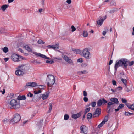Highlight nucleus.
Returning a JSON list of instances; mask_svg holds the SVG:
<instances>
[{"label":"nucleus","mask_w":134,"mask_h":134,"mask_svg":"<svg viewBox=\"0 0 134 134\" xmlns=\"http://www.w3.org/2000/svg\"><path fill=\"white\" fill-rule=\"evenodd\" d=\"M129 62L127 59L124 58L116 60L114 66L115 72L117 71L118 68L119 67H122L126 69L128 66L127 63Z\"/></svg>","instance_id":"1"},{"label":"nucleus","mask_w":134,"mask_h":134,"mask_svg":"<svg viewBox=\"0 0 134 134\" xmlns=\"http://www.w3.org/2000/svg\"><path fill=\"white\" fill-rule=\"evenodd\" d=\"M26 67L25 65H21L18 66L17 70L15 72V74L17 75L22 76L26 73Z\"/></svg>","instance_id":"2"},{"label":"nucleus","mask_w":134,"mask_h":134,"mask_svg":"<svg viewBox=\"0 0 134 134\" xmlns=\"http://www.w3.org/2000/svg\"><path fill=\"white\" fill-rule=\"evenodd\" d=\"M11 106L10 107L11 109H17L20 107L19 101L17 99H13L11 100L9 103Z\"/></svg>","instance_id":"3"},{"label":"nucleus","mask_w":134,"mask_h":134,"mask_svg":"<svg viewBox=\"0 0 134 134\" xmlns=\"http://www.w3.org/2000/svg\"><path fill=\"white\" fill-rule=\"evenodd\" d=\"M47 78L46 81L47 86L48 87H51L54 84L55 81V79L54 76L52 75H49L47 76Z\"/></svg>","instance_id":"4"},{"label":"nucleus","mask_w":134,"mask_h":134,"mask_svg":"<svg viewBox=\"0 0 134 134\" xmlns=\"http://www.w3.org/2000/svg\"><path fill=\"white\" fill-rule=\"evenodd\" d=\"M81 55L87 59H89L91 57V55L89 51L88 48H85L82 51Z\"/></svg>","instance_id":"5"},{"label":"nucleus","mask_w":134,"mask_h":134,"mask_svg":"<svg viewBox=\"0 0 134 134\" xmlns=\"http://www.w3.org/2000/svg\"><path fill=\"white\" fill-rule=\"evenodd\" d=\"M111 102H109L107 104V107L108 109H109V111H110L111 109V106L114 104H118L119 102L118 101V99L116 98H111L110 99Z\"/></svg>","instance_id":"6"},{"label":"nucleus","mask_w":134,"mask_h":134,"mask_svg":"<svg viewBox=\"0 0 134 134\" xmlns=\"http://www.w3.org/2000/svg\"><path fill=\"white\" fill-rule=\"evenodd\" d=\"M13 116V118L11 120V121L14 123H17L21 119L20 115L18 113L14 114Z\"/></svg>","instance_id":"7"},{"label":"nucleus","mask_w":134,"mask_h":134,"mask_svg":"<svg viewBox=\"0 0 134 134\" xmlns=\"http://www.w3.org/2000/svg\"><path fill=\"white\" fill-rule=\"evenodd\" d=\"M11 58L12 60L14 62L20 61L22 59L20 56H19L15 54H13L12 55Z\"/></svg>","instance_id":"8"},{"label":"nucleus","mask_w":134,"mask_h":134,"mask_svg":"<svg viewBox=\"0 0 134 134\" xmlns=\"http://www.w3.org/2000/svg\"><path fill=\"white\" fill-rule=\"evenodd\" d=\"M62 57L63 58L66 62L70 64H73L72 61L66 55L64 54L62 55Z\"/></svg>","instance_id":"9"},{"label":"nucleus","mask_w":134,"mask_h":134,"mask_svg":"<svg viewBox=\"0 0 134 134\" xmlns=\"http://www.w3.org/2000/svg\"><path fill=\"white\" fill-rule=\"evenodd\" d=\"M108 102L104 99L99 100L97 102V105L98 106H101L102 104H105Z\"/></svg>","instance_id":"10"},{"label":"nucleus","mask_w":134,"mask_h":134,"mask_svg":"<svg viewBox=\"0 0 134 134\" xmlns=\"http://www.w3.org/2000/svg\"><path fill=\"white\" fill-rule=\"evenodd\" d=\"M99 20L97 21V23L98 25V26H101L103 23L104 21L106 19L107 17L105 16L103 18L102 17H100Z\"/></svg>","instance_id":"11"},{"label":"nucleus","mask_w":134,"mask_h":134,"mask_svg":"<svg viewBox=\"0 0 134 134\" xmlns=\"http://www.w3.org/2000/svg\"><path fill=\"white\" fill-rule=\"evenodd\" d=\"M101 110L100 109L97 108L93 114V117H97L99 116L101 113Z\"/></svg>","instance_id":"12"},{"label":"nucleus","mask_w":134,"mask_h":134,"mask_svg":"<svg viewBox=\"0 0 134 134\" xmlns=\"http://www.w3.org/2000/svg\"><path fill=\"white\" fill-rule=\"evenodd\" d=\"M81 132L85 134H87L88 132V129L86 126L83 125L80 127Z\"/></svg>","instance_id":"13"},{"label":"nucleus","mask_w":134,"mask_h":134,"mask_svg":"<svg viewBox=\"0 0 134 134\" xmlns=\"http://www.w3.org/2000/svg\"><path fill=\"white\" fill-rule=\"evenodd\" d=\"M59 43H57L55 45H49L47 46L48 48H52L54 49H59Z\"/></svg>","instance_id":"14"},{"label":"nucleus","mask_w":134,"mask_h":134,"mask_svg":"<svg viewBox=\"0 0 134 134\" xmlns=\"http://www.w3.org/2000/svg\"><path fill=\"white\" fill-rule=\"evenodd\" d=\"M34 54L37 55L43 58L46 59H49L50 58L49 57H48L46 56V55L42 54L40 53H38L37 52H35L34 53Z\"/></svg>","instance_id":"15"},{"label":"nucleus","mask_w":134,"mask_h":134,"mask_svg":"<svg viewBox=\"0 0 134 134\" xmlns=\"http://www.w3.org/2000/svg\"><path fill=\"white\" fill-rule=\"evenodd\" d=\"M81 112H79L76 114H73L72 115L71 117L75 119H76L77 118L80 117L81 115Z\"/></svg>","instance_id":"16"},{"label":"nucleus","mask_w":134,"mask_h":134,"mask_svg":"<svg viewBox=\"0 0 134 134\" xmlns=\"http://www.w3.org/2000/svg\"><path fill=\"white\" fill-rule=\"evenodd\" d=\"M124 87L125 91L127 92L131 91L132 90V86L128 87L127 85H125V86H124Z\"/></svg>","instance_id":"17"},{"label":"nucleus","mask_w":134,"mask_h":134,"mask_svg":"<svg viewBox=\"0 0 134 134\" xmlns=\"http://www.w3.org/2000/svg\"><path fill=\"white\" fill-rule=\"evenodd\" d=\"M26 99V96L25 95H19L17 97V100L19 101V100H25Z\"/></svg>","instance_id":"18"},{"label":"nucleus","mask_w":134,"mask_h":134,"mask_svg":"<svg viewBox=\"0 0 134 134\" xmlns=\"http://www.w3.org/2000/svg\"><path fill=\"white\" fill-rule=\"evenodd\" d=\"M124 106V105L123 104H121L119 105V106L118 107L117 109H115L114 110L115 112H117L119 111V110L122 108H123Z\"/></svg>","instance_id":"19"},{"label":"nucleus","mask_w":134,"mask_h":134,"mask_svg":"<svg viewBox=\"0 0 134 134\" xmlns=\"http://www.w3.org/2000/svg\"><path fill=\"white\" fill-rule=\"evenodd\" d=\"M49 93H47L46 94H43L42 96V99L43 100H44L47 99L48 97Z\"/></svg>","instance_id":"20"},{"label":"nucleus","mask_w":134,"mask_h":134,"mask_svg":"<svg viewBox=\"0 0 134 134\" xmlns=\"http://www.w3.org/2000/svg\"><path fill=\"white\" fill-rule=\"evenodd\" d=\"M8 7V5L6 4L2 5L1 7V9H2L3 11H4Z\"/></svg>","instance_id":"21"},{"label":"nucleus","mask_w":134,"mask_h":134,"mask_svg":"<svg viewBox=\"0 0 134 134\" xmlns=\"http://www.w3.org/2000/svg\"><path fill=\"white\" fill-rule=\"evenodd\" d=\"M88 72L85 70L81 71L78 72V74L79 75H81L82 74H86L88 73Z\"/></svg>","instance_id":"22"},{"label":"nucleus","mask_w":134,"mask_h":134,"mask_svg":"<svg viewBox=\"0 0 134 134\" xmlns=\"http://www.w3.org/2000/svg\"><path fill=\"white\" fill-rule=\"evenodd\" d=\"M25 49L29 52H31L32 51V49L28 45H26L24 46Z\"/></svg>","instance_id":"23"},{"label":"nucleus","mask_w":134,"mask_h":134,"mask_svg":"<svg viewBox=\"0 0 134 134\" xmlns=\"http://www.w3.org/2000/svg\"><path fill=\"white\" fill-rule=\"evenodd\" d=\"M72 51H75L76 54H80L82 52L79 49H74Z\"/></svg>","instance_id":"24"},{"label":"nucleus","mask_w":134,"mask_h":134,"mask_svg":"<svg viewBox=\"0 0 134 134\" xmlns=\"http://www.w3.org/2000/svg\"><path fill=\"white\" fill-rule=\"evenodd\" d=\"M120 79L121 81L123 83L124 85V86L127 85V80L126 79H124L122 78H121Z\"/></svg>","instance_id":"25"},{"label":"nucleus","mask_w":134,"mask_h":134,"mask_svg":"<svg viewBox=\"0 0 134 134\" xmlns=\"http://www.w3.org/2000/svg\"><path fill=\"white\" fill-rule=\"evenodd\" d=\"M92 116V114L91 113H88L87 115V119H90L91 118Z\"/></svg>","instance_id":"26"},{"label":"nucleus","mask_w":134,"mask_h":134,"mask_svg":"<svg viewBox=\"0 0 134 134\" xmlns=\"http://www.w3.org/2000/svg\"><path fill=\"white\" fill-rule=\"evenodd\" d=\"M88 34L87 31H83V35L84 37H87L88 35Z\"/></svg>","instance_id":"27"},{"label":"nucleus","mask_w":134,"mask_h":134,"mask_svg":"<svg viewBox=\"0 0 134 134\" xmlns=\"http://www.w3.org/2000/svg\"><path fill=\"white\" fill-rule=\"evenodd\" d=\"M43 119H41L38 122V125L39 127L40 128L42 127V126L43 124Z\"/></svg>","instance_id":"28"},{"label":"nucleus","mask_w":134,"mask_h":134,"mask_svg":"<svg viewBox=\"0 0 134 134\" xmlns=\"http://www.w3.org/2000/svg\"><path fill=\"white\" fill-rule=\"evenodd\" d=\"M2 50H3L4 52L5 53L7 52L8 51V48L7 47H4L2 49Z\"/></svg>","instance_id":"29"},{"label":"nucleus","mask_w":134,"mask_h":134,"mask_svg":"<svg viewBox=\"0 0 134 134\" xmlns=\"http://www.w3.org/2000/svg\"><path fill=\"white\" fill-rule=\"evenodd\" d=\"M105 122L104 121H102L98 125V127L100 128L104 124H105Z\"/></svg>","instance_id":"30"},{"label":"nucleus","mask_w":134,"mask_h":134,"mask_svg":"<svg viewBox=\"0 0 134 134\" xmlns=\"http://www.w3.org/2000/svg\"><path fill=\"white\" fill-rule=\"evenodd\" d=\"M105 122L104 121H102L98 125V127L100 128L104 124H105Z\"/></svg>","instance_id":"31"},{"label":"nucleus","mask_w":134,"mask_h":134,"mask_svg":"<svg viewBox=\"0 0 134 134\" xmlns=\"http://www.w3.org/2000/svg\"><path fill=\"white\" fill-rule=\"evenodd\" d=\"M133 113H130L129 112H125V115L126 116H129L130 115H133Z\"/></svg>","instance_id":"32"},{"label":"nucleus","mask_w":134,"mask_h":134,"mask_svg":"<svg viewBox=\"0 0 134 134\" xmlns=\"http://www.w3.org/2000/svg\"><path fill=\"white\" fill-rule=\"evenodd\" d=\"M31 82H29L26 83V86H25V88H27V87L31 86Z\"/></svg>","instance_id":"33"},{"label":"nucleus","mask_w":134,"mask_h":134,"mask_svg":"<svg viewBox=\"0 0 134 134\" xmlns=\"http://www.w3.org/2000/svg\"><path fill=\"white\" fill-rule=\"evenodd\" d=\"M90 108H91L90 107L86 108L85 109L84 113L86 114V113L89 112L90 111Z\"/></svg>","instance_id":"34"},{"label":"nucleus","mask_w":134,"mask_h":134,"mask_svg":"<svg viewBox=\"0 0 134 134\" xmlns=\"http://www.w3.org/2000/svg\"><path fill=\"white\" fill-rule=\"evenodd\" d=\"M69 118V116L68 114H65L64 116V120H66L68 119Z\"/></svg>","instance_id":"35"},{"label":"nucleus","mask_w":134,"mask_h":134,"mask_svg":"<svg viewBox=\"0 0 134 134\" xmlns=\"http://www.w3.org/2000/svg\"><path fill=\"white\" fill-rule=\"evenodd\" d=\"M52 109V104L51 103L49 104V110L48 111V113H50Z\"/></svg>","instance_id":"36"},{"label":"nucleus","mask_w":134,"mask_h":134,"mask_svg":"<svg viewBox=\"0 0 134 134\" xmlns=\"http://www.w3.org/2000/svg\"><path fill=\"white\" fill-rule=\"evenodd\" d=\"M37 43L39 44H41L42 43L43 44H44L45 43L44 42H43L42 40L41 39H40L38 41Z\"/></svg>","instance_id":"37"},{"label":"nucleus","mask_w":134,"mask_h":134,"mask_svg":"<svg viewBox=\"0 0 134 134\" xmlns=\"http://www.w3.org/2000/svg\"><path fill=\"white\" fill-rule=\"evenodd\" d=\"M96 104V103L95 102H93L91 103V105L92 106L94 107H95Z\"/></svg>","instance_id":"38"},{"label":"nucleus","mask_w":134,"mask_h":134,"mask_svg":"<svg viewBox=\"0 0 134 134\" xmlns=\"http://www.w3.org/2000/svg\"><path fill=\"white\" fill-rule=\"evenodd\" d=\"M37 85V83L35 82H31V87H34Z\"/></svg>","instance_id":"39"},{"label":"nucleus","mask_w":134,"mask_h":134,"mask_svg":"<svg viewBox=\"0 0 134 134\" xmlns=\"http://www.w3.org/2000/svg\"><path fill=\"white\" fill-rule=\"evenodd\" d=\"M108 119V116H105L104 118V120H103V121H104L105 122V123L106 122H107Z\"/></svg>","instance_id":"40"},{"label":"nucleus","mask_w":134,"mask_h":134,"mask_svg":"<svg viewBox=\"0 0 134 134\" xmlns=\"http://www.w3.org/2000/svg\"><path fill=\"white\" fill-rule=\"evenodd\" d=\"M88 65V64L87 63H83L81 65V66L82 67H85Z\"/></svg>","instance_id":"41"},{"label":"nucleus","mask_w":134,"mask_h":134,"mask_svg":"<svg viewBox=\"0 0 134 134\" xmlns=\"http://www.w3.org/2000/svg\"><path fill=\"white\" fill-rule=\"evenodd\" d=\"M46 62L48 63L52 64L54 62V61L52 60H46Z\"/></svg>","instance_id":"42"},{"label":"nucleus","mask_w":134,"mask_h":134,"mask_svg":"<svg viewBox=\"0 0 134 134\" xmlns=\"http://www.w3.org/2000/svg\"><path fill=\"white\" fill-rule=\"evenodd\" d=\"M128 107V108L131 109V105H130L128 103H126L125 104Z\"/></svg>","instance_id":"43"},{"label":"nucleus","mask_w":134,"mask_h":134,"mask_svg":"<svg viewBox=\"0 0 134 134\" xmlns=\"http://www.w3.org/2000/svg\"><path fill=\"white\" fill-rule=\"evenodd\" d=\"M33 96V94L31 93L30 92H29L27 94V97L30 96V97H32Z\"/></svg>","instance_id":"44"},{"label":"nucleus","mask_w":134,"mask_h":134,"mask_svg":"<svg viewBox=\"0 0 134 134\" xmlns=\"http://www.w3.org/2000/svg\"><path fill=\"white\" fill-rule=\"evenodd\" d=\"M121 101L123 103H125L127 102L126 100L124 98H122L121 99Z\"/></svg>","instance_id":"45"},{"label":"nucleus","mask_w":134,"mask_h":134,"mask_svg":"<svg viewBox=\"0 0 134 134\" xmlns=\"http://www.w3.org/2000/svg\"><path fill=\"white\" fill-rule=\"evenodd\" d=\"M71 28L72 29V31H71L72 32H74V31H75L76 30V29L74 27V26L73 25H72L71 26Z\"/></svg>","instance_id":"46"},{"label":"nucleus","mask_w":134,"mask_h":134,"mask_svg":"<svg viewBox=\"0 0 134 134\" xmlns=\"http://www.w3.org/2000/svg\"><path fill=\"white\" fill-rule=\"evenodd\" d=\"M83 61V60L82 58H80L78 59L77 62H78L82 63Z\"/></svg>","instance_id":"47"},{"label":"nucleus","mask_w":134,"mask_h":134,"mask_svg":"<svg viewBox=\"0 0 134 134\" xmlns=\"http://www.w3.org/2000/svg\"><path fill=\"white\" fill-rule=\"evenodd\" d=\"M8 121V120L7 119H5L3 120V122L4 123L6 124Z\"/></svg>","instance_id":"48"},{"label":"nucleus","mask_w":134,"mask_h":134,"mask_svg":"<svg viewBox=\"0 0 134 134\" xmlns=\"http://www.w3.org/2000/svg\"><path fill=\"white\" fill-rule=\"evenodd\" d=\"M111 5H116V3L114 1H112L110 4Z\"/></svg>","instance_id":"49"},{"label":"nucleus","mask_w":134,"mask_h":134,"mask_svg":"<svg viewBox=\"0 0 134 134\" xmlns=\"http://www.w3.org/2000/svg\"><path fill=\"white\" fill-rule=\"evenodd\" d=\"M83 96L85 97H86V96H87V93L86 92V91H83Z\"/></svg>","instance_id":"50"},{"label":"nucleus","mask_w":134,"mask_h":134,"mask_svg":"<svg viewBox=\"0 0 134 134\" xmlns=\"http://www.w3.org/2000/svg\"><path fill=\"white\" fill-rule=\"evenodd\" d=\"M4 31L3 28H0V34L4 32Z\"/></svg>","instance_id":"51"},{"label":"nucleus","mask_w":134,"mask_h":134,"mask_svg":"<svg viewBox=\"0 0 134 134\" xmlns=\"http://www.w3.org/2000/svg\"><path fill=\"white\" fill-rule=\"evenodd\" d=\"M41 92V90H39L37 91H34V93L36 94H38L40 93Z\"/></svg>","instance_id":"52"},{"label":"nucleus","mask_w":134,"mask_h":134,"mask_svg":"<svg viewBox=\"0 0 134 134\" xmlns=\"http://www.w3.org/2000/svg\"><path fill=\"white\" fill-rule=\"evenodd\" d=\"M129 63V66H132L134 64V61H131V62H129L128 63Z\"/></svg>","instance_id":"53"},{"label":"nucleus","mask_w":134,"mask_h":134,"mask_svg":"<svg viewBox=\"0 0 134 134\" xmlns=\"http://www.w3.org/2000/svg\"><path fill=\"white\" fill-rule=\"evenodd\" d=\"M83 100L85 102H87L88 100V99L87 97H85L83 98Z\"/></svg>","instance_id":"54"},{"label":"nucleus","mask_w":134,"mask_h":134,"mask_svg":"<svg viewBox=\"0 0 134 134\" xmlns=\"http://www.w3.org/2000/svg\"><path fill=\"white\" fill-rule=\"evenodd\" d=\"M112 83L114 85H116V81L114 80H113Z\"/></svg>","instance_id":"55"},{"label":"nucleus","mask_w":134,"mask_h":134,"mask_svg":"<svg viewBox=\"0 0 134 134\" xmlns=\"http://www.w3.org/2000/svg\"><path fill=\"white\" fill-rule=\"evenodd\" d=\"M66 2L69 4H70L71 3V0H67Z\"/></svg>","instance_id":"56"},{"label":"nucleus","mask_w":134,"mask_h":134,"mask_svg":"<svg viewBox=\"0 0 134 134\" xmlns=\"http://www.w3.org/2000/svg\"><path fill=\"white\" fill-rule=\"evenodd\" d=\"M131 109L133 110H134V104H133L132 105H131Z\"/></svg>","instance_id":"57"},{"label":"nucleus","mask_w":134,"mask_h":134,"mask_svg":"<svg viewBox=\"0 0 134 134\" xmlns=\"http://www.w3.org/2000/svg\"><path fill=\"white\" fill-rule=\"evenodd\" d=\"M53 58L55 59H57L59 60H61V58H60L59 57H54Z\"/></svg>","instance_id":"58"},{"label":"nucleus","mask_w":134,"mask_h":134,"mask_svg":"<svg viewBox=\"0 0 134 134\" xmlns=\"http://www.w3.org/2000/svg\"><path fill=\"white\" fill-rule=\"evenodd\" d=\"M9 59L8 58H4V59L5 62H6L8 61Z\"/></svg>","instance_id":"59"},{"label":"nucleus","mask_w":134,"mask_h":134,"mask_svg":"<svg viewBox=\"0 0 134 134\" xmlns=\"http://www.w3.org/2000/svg\"><path fill=\"white\" fill-rule=\"evenodd\" d=\"M113 61L112 60H110L109 63V64L110 65L112 63Z\"/></svg>","instance_id":"60"},{"label":"nucleus","mask_w":134,"mask_h":134,"mask_svg":"<svg viewBox=\"0 0 134 134\" xmlns=\"http://www.w3.org/2000/svg\"><path fill=\"white\" fill-rule=\"evenodd\" d=\"M19 51L21 52L22 53H23L24 52V51L21 49L19 48Z\"/></svg>","instance_id":"61"},{"label":"nucleus","mask_w":134,"mask_h":134,"mask_svg":"<svg viewBox=\"0 0 134 134\" xmlns=\"http://www.w3.org/2000/svg\"><path fill=\"white\" fill-rule=\"evenodd\" d=\"M120 9V8H116L114 10V11L115 12V11H118Z\"/></svg>","instance_id":"62"},{"label":"nucleus","mask_w":134,"mask_h":134,"mask_svg":"<svg viewBox=\"0 0 134 134\" xmlns=\"http://www.w3.org/2000/svg\"><path fill=\"white\" fill-rule=\"evenodd\" d=\"M1 92H2V94H4L5 92V89H4L3 90V91H1Z\"/></svg>","instance_id":"63"},{"label":"nucleus","mask_w":134,"mask_h":134,"mask_svg":"<svg viewBox=\"0 0 134 134\" xmlns=\"http://www.w3.org/2000/svg\"><path fill=\"white\" fill-rule=\"evenodd\" d=\"M13 1L14 0H8V2L9 3H10L13 2Z\"/></svg>","instance_id":"64"}]
</instances>
